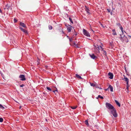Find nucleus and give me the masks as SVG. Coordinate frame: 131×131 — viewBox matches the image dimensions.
Returning <instances> with one entry per match:
<instances>
[{
  "instance_id": "obj_1",
  "label": "nucleus",
  "mask_w": 131,
  "mask_h": 131,
  "mask_svg": "<svg viewBox=\"0 0 131 131\" xmlns=\"http://www.w3.org/2000/svg\"><path fill=\"white\" fill-rule=\"evenodd\" d=\"M106 107L110 110V113L112 114L115 117L117 116V114L115 109L111 104L109 103H107L105 104Z\"/></svg>"
},
{
  "instance_id": "obj_2",
  "label": "nucleus",
  "mask_w": 131,
  "mask_h": 131,
  "mask_svg": "<svg viewBox=\"0 0 131 131\" xmlns=\"http://www.w3.org/2000/svg\"><path fill=\"white\" fill-rule=\"evenodd\" d=\"M120 37L119 39L123 42H128V40L127 38L124 35H123V34H120Z\"/></svg>"
},
{
  "instance_id": "obj_3",
  "label": "nucleus",
  "mask_w": 131,
  "mask_h": 131,
  "mask_svg": "<svg viewBox=\"0 0 131 131\" xmlns=\"http://www.w3.org/2000/svg\"><path fill=\"white\" fill-rule=\"evenodd\" d=\"M83 33L84 35L87 37H90V36L89 32L84 29H83Z\"/></svg>"
},
{
  "instance_id": "obj_4",
  "label": "nucleus",
  "mask_w": 131,
  "mask_h": 131,
  "mask_svg": "<svg viewBox=\"0 0 131 131\" xmlns=\"http://www.w3.org/2000/svg\"><path fill=\"white\" fill-rule=\"evenodd\" d=\"M74 28L73 27L70 25H68V27H67V29L68 32H70L72 28Z\"/></svg>"
},
{
  "instance_id": "obj_5",
  "label": "nucleus",
  "mask_w": 131,
  "mask_h": 131,
  "mask_svg": "<svg viewBox=\"0 0 131 131\" xmlns=\"http://www.w3.org/2000/svg\"><path fill=\"white\" fill-rule=\"evenodd\" d=\"M19 77L20 78V80L21 81H25L26 79L24 75L23 74H20Z\"/></svg>"
},
{
  "instance_id": "obj_6",
  "label": "nucleus",
  "mask_w": 131,
  "mask_h": 131,
  "mask_svg": "<svg viewBox=\"0 0 131 131\" xmlns=\"http://www.w3.org/2000/svg\"><path fill=\"white\" fill-rule=\"evenodd\" d=\"M108 75L109 76V77H108V78L110 79H112L113 78V75L112 73L110 72L108 73Z\"/></svg>"
},
{
  "instance_id": "obj_7",
  "label": "nucleus",
  "mask_w": 131,
  "mask_h": 131,
  "mask_svg": "<svg viewBox=\"0 0 131 131\" xmlns=\"http://www.w3.org/2000/svg\"><path fill=\"white\" fill-rule=\"evenodd\" d=\"M89 55L90 57L93 59H95L97 58V57L95 56L94 54H90Z\"/></svg>"
},
{
  "instance_id": "obj_8",
  "label": "nucleus",
  "mask_w": 131,
  "mask_h": 131,
  "mask_svg": "<svg viewBox=\"0 0 131 131\" xmlns=\"http://www.w3.org/2000/svg\"><path fill=\"white\" fill-rule=\"evenodd\" d=\"M19 29L23 32L25 33L26 34H28V31L27 30L23 29L21 27H20Z\"/></svg>"
},
{
  "instance_id": "obj_9",
  "label": "nucleus",
  "mask_w": 131,
  "mask_h": 131,
  "mask_svg": "<svg viewBox=\"0 0 131 131\" xmlns=\"http://www.w3.org/2000/svg\"><path fill=\"white\" fill-rule=\"evenodd\" d=\"M10 8V6L7 4L6 5L4 9H7L8 10Z\"/></svg>"
},
{
  "instance_id": "obj_10",
  "label": "nucleus",
  "mask_w": 131,
  "mask_h": 131,
  "mask_svg": "<svg viewBox=\"0 0 131 131\" xmlns=\"http://www.w3.org/2000/svg\"><path fill=\"white\" fill-rule=\"evenodd\" d=\"M20 25L21 26L24 28H26L27 27L26 25L24 24V23L21 22H20Z\"/></svg>"
},
{
  "instance_id": "obj_11",
  "label": "nucleus",
  "mask_w": 131,
  "mask_h": 131,
  "mask_svg": "<svg viewBox=\"0 0 131 131\" xmlns=\"http://www.w3.org/2000/svg\"><path fill=\"white\" fill-rule=\"evenodd\" d=\"M124 79L125 81L126 82L127 85H128V83L129 82L128 79L127 77H125V76H124Z\"/></svg>"
},
{
  "instance_id": "obj_12",
  "label": "nucleus",
  "mask_w": 131,
  "mask_h": 131,
  "mask_svg": "<svg viewBox=\"0 0 131 131\" xmlns=\"http://www.w3.org/2000/svg\"><path fill=\"white\" fill-rule=\"evenodd\" d=\"M85 10L86 11L87 13L89 14H90V13L89 12V10L88 8L86 6H85Z\"/></svg>"
},
{
  "instance_id": "obj_13",
  "label": "nucleus",
  "mask_w": 131,
  "mask_h": 131,
  "mask_svg": "<svg viewBox=\"0 0 131 131\" xmlns=\"http://www.w3.org/2000/svg\"><path fill=\"white\" fill-rule=\"evenodd\" d=\"M108 88L110 89V91L111 92L113 91V87L110 85L108 87Z\"/></svg>"
},
{
  "instance_id": "obj_14",
  "label": "nucleus",
  "mask_w": 131,
  "mask_h": 131,
  "mask_svg": "<svg viewBox=\"0 0 131 131\" xmlns=\"http://www.w3.org/2000/svg\"><path fill=\"white\" fill-rule=\"evenodd\" d=\"M115 102L117 105H118L119 107L121 105L120 103L118 102L116 100H115Z\"/></svg>"
},
{
  "instance_id": "obj_15",
  "label": "nucleus",
  "mask_w": 131,
  "mask_h": 131,
  "mask_svg": "<svg viewBox=\"0 0 131 131\" xmlns=\"http://www.w3.org/2000/svg\"><path fill=\"white\" fill-rule=\"evenodd\" d=\"M112 32H113V35H117L115 31V29H113L112 30Z\"/></svg>"
},
{
  "instance_id": "obj_16",
  "label": "nucleus",
  "mask_w": 131,
  "mask_h": 131,
  "mask_svg": "<svg viewBox=\"0 0 131 131\" xmlns=\"http://www.w3.org/2000/svg\"><path fill=\"white\" fill-rule=\"evenodd\" d=\"M75 75L76 77L78 78L79 79H82V78L81 77V76L79 75L78 74H76Z\"/></svg>"
},
{
  "instance_id": "obj_17",
  "label": "nucleus",
  "mask_w": 131,
  "mask_h": 131,
  "mask_svg": "<svg viewBox=\"0 0 131 131\" xmlns=\"http://www.w3.org/2000/svg\"><path fill=\"white\" fill-rule=\"evenodd\" d=\"M109 45L110 46L112 47L113 46H114V44L113 41H111V42H110Z\"/></svg>"
},
{
  "instance_id": "obj_18",
  "label": "nucleus",
  "mask_w": 131,
  "mask_h": 131,
  "mask_svg": "<svg viewBox=\"0 0 131 131\" xmlns=\"http://www.w3.org/2000/svg\"><path fill=\"white\" fill-rule=\"evenodd\" d=\"M79 44H78V43H77V44H76L74 46V47L77 48H80V47L79 46Z\"/></svg>"
},
{
  "instance_id": "obj_19",
  "label": "nucleus",
  "mask_w": 131,
  "mask_h": 131,
  "mask_svg": "<svg viewBox=\"0 0 131 131\" xmlns=\"http://www.w3.org/2000/svg\"><path fill=\"white\" fill-rule=\"evenodd\" d=\"M120 29L121 30V31L122 32V34H123V28L122 26H121L120 27H119Z\"/></svg>"
},
{
  "instance_id": "obj_20",
  "label": "nucleus",
  "mask_w": 131,
  "mask_h": 131,
  "mask_svg": "<svg viewBox=\"0 0 131 131\" xmlns=\"http://www.w3.org/2000/svg\"><path fill=\"white\" fill-rule=\"evenodd\" d=\"M102 50L103 51V54L105 56H107V53L106 51L104 50Z\"/></svg>"
},
{
  "instance_id": "obj_21",
  "label": "nucleus",
  "mask_w": 131,
  "mask_h": 131,
  "mask_svg": "<svg viewBox=\"0 0 131 131\" xmlns=\"http://www.w3.org/2000/svg\"><path fill=\"white\" fill-rule=\"evenodd\" d=\"M46 89H47L50 91H52V90L49 87H46Z\"/></svg>"
},
{
  "instance_id": "obj_22",
  "label": "nucleus",
  "mask_w": 131,
  "mask_h": 131,
  "mask_svg": "<svg viewBox=\"0 0 131 131\" xmlns=\"http://www.w3.org/2000/svg\"><path fill=\"white\" fill-rule=\"evenodd\" d=\"M74 32H73L74 33V35H73V36H74V35H75V36H77V32L75 31V30L74 29Z\"/></svg>"
},
{
  "instance_id": "obj_23",
  "label": "nucleus",
  "mask_w": 131,
  "mask_h": 131,
  "mask_svg": "<svg viewBox=\"0 0 131 131\" xmlns=\"http://www.w3.org/2000/svg\"><path fill=\"white\" fill-rule=\"evenodd\" d=\"M85 124L88 125H89V123L88 122V121L87 120H86L85 121Z\"/></svg>"
},
{
  "instance_id": "obj_24",
  "label": "nucleus",
  "mask_w": 131,
  "mask_h": 131,
  "mask_svg": "<svg viewBox=\"0 0 131 131\" xmlns=\"http://www.w3.org/2000/svg\"><path fill=\"white\" fill-rule=\"evenodd\" d=\"M48 28H49V29H50V30H51L52 29V26H51V25H49V26H48Z\"/></svg>"
},
{
  "instance_id": "obj_25",
  "label": "nucleus",
  "mask_w": 131,
  "mask_h": 131,
  "mask_svg": "<svg viewBox=\"0 0 131 131\" xmlns=\"http://www.w3.org/2000/svg\"><path fill=\"white\" fill-rule=\"evenodd\" d=\"M90 84L91 86H95V83H90Z\"/></svg>"
},
{
  "instance_id": "obj_26",
  "label": "nucleus",
  "mask_w": 131,
  "mask_h": 131,
  "mask_svg": "<svg viewBox=\"0 0 131 131\" xmlns=\"http://www.w3.org/2000/svg\"><path fill=\"white\" fill-rule=\"evenodd\" d=\"M97 48L99 50H100L101 49H102V50H103L102 47L101 46H98Z\"/></svg>"
},
{
  "instance_id": "obj_27",
  "label": "nucleus",
  "mask_w": 131,
  "mask_h": 131,
  "mask_svg": "<svg viewBox=\"0 0 131 131\" xmlns=\"http://www.w3.org/2000/svg\"><path fill=\"white\" fill-rule=\"evenodd\" d=\"M98 97L101 99H103V97L100 95H98Z\"/></svg>"
},
{
  "instance_id": "obj_28",
  "label": "nucleus",
  "mask_w": 131,
  "mask_h": 131,
  "mask_svg": "<svg viewBox=\"0 0 131 131\" xmlns=\"http://www.w3.org/2000/svg\"><path fill=\"white\" fill-rule=\"evenodd\" d=\"M0 108L2 109V110H4V109H5V108L2 105H1V106Z\"/></svg>"
},
{
  "instance_id": "obj_29",
  "label": "nucleus",
  "mask_w": 131,
  "mask_h": 131,
  "mask_svg": "<svg viewBox=\"0 0 131 131\" xmlns=\"http://www.w3.org/2000/svg\"><path fill=\"white\" fill-rule=\"evenodd\" d=\"M69 19L70 21L71 22V23H72V24H73V21H72V19L70 18V17H69Z\"/></svg>"
},
{
  "instance_id": "obj_30",
  "label": "nucleus",
  "mask_w": 131,
  "mask_h": 131,
  "mask_svg": "<svg viewBox=\"0 0 131 131\" xmlns=\"http://www.w3.org/2000/svg\"><path fill=\"white\" fill-rule=\"evenodd\" d=\"M116 25L120 27L121 26V25L119 23H116Z\"/></svg>"
},
{
  "instance_id": "obj_31",
  "label": "nucleus",
  "mask_w": 131,
  "mask_h": 131,
  "mask_svg": "<svg viewBox=\"0 0 131 131\" xmlns=\"http://www.w3.org/2000/svg\"><path fill=\"white\" fill-rule=\"evenodd\" d=\"M43 96H45V97H46L47 95V94L45 93V92H43Z\"/></svg>"
},
{
  "instance_id": "obj_32",
  "label": "nucleus",
  "mask_w": 131,
  "mask_h": 131,
  "mask_svg": "<svg viewBox=\"0 0 131 131\" xmlns=\"http://www.w3.org/2000/svg\"><path fill=\"white\" fill-rule=\"evenodd\" d=\"M77 106H74L73 107H72L71 108L73 109H75L77 108Z\"/></svg>"
},
{
  "instance_id": "obj_33",
  "label": "nucleus",
  "mask_w": 131,
  "mask_h": 131,
  "mask_svg": "<svg viewBox=\"0 0 131 131\" xmlns=\"http://www.w3.org/2000/svg\"><path fill=\"white\" fill-rule=\"evenodd\" d=\"M3 121V119L2 118H0V122H2Z\"/></svg>"
},
{
  "instance_id": "obj_34",
  "label": "nucleus",
  "mask_w": 131,
  "mask_h": 131,
  "mask_svg": "<svg viewBox=\"0 0 131 131\" xmlns=\"http://www.w3.org/2000/svg\"><path fill=\"white\" fill-rule=\"evenodd\" d=\"M17 21V20L15 18L14 19V23H16Z\"/></svg>"
},
{
  "instance_id": "obj_35",
  "label": "nucleus",
  "mask_w": 131,
  "mask_h": 131,
  "mask_svg": "<svg viewBox=\"0 0 131 131\" xmlns=\"http://www.w3.org/2000/svg\"><path fill=\"white\" fill-rule=\"evenodd\" d=\"M94 127H95L97 129H98L99 128V127L97 125H95Z\"/></svg>"
},
{
  "instance_id": "obj_36",
  "label": "nucleus",
  "mask_w": 131,
  "mask_h": 131,
  "mask_svg": "<svg viewBox=\"0 0 131 131\" xmlns=\"http://www.w3.org/2000/svg\"><path fill=\"white\" fill-rule=\"evenodd\" d=\"M69 39L70 42H71L72 41V40L71 38H69Z\"/></svg>"
},
{
  "instance_id": "obj_37",
  "label": "nucleus",
  "mask_w": 131,
  "mask_h": 131,
  "mask_svg": "<svg viewBox=\"0 0 131 131\" xmlns=\"http://www.w3.org/2000/svg\"><path fill=\"white\" fill-rule=\"evenodd\" d=\"M68 25H69V24H67L66 23L65 24V26L67 28V27H68Z\"/></svg>"
},
{
  "instance_id": "obj_38",
  "label": "nucleus",
  "mask_w": 131,
  "mask_h": 131,
  "mask_svg": "<svg viewBox=\"0 0 131 131\" xmlns=\"http://www.w3.org/2000/svg\"><path fill=\"white\" fill-rule=\"evenodd\" d=\"M107 10L108 11V13H110V9H107Z\"/></svg>"
},
{
  "instance_id": "obj_39",
  "label": "nucleus",
  "mask_w": 131,
  "mask_h": 131,
  "mask_svg": "<svg viewBox=\"0 0 131 131\" xmlns=\"http://www.w3.org/2000/svg\"><path fill=\"white\" fill-rule=\"evenodd\" d=\"M24 86V85L23 84H22L21 85H20V86L21 87H23Z\"/></svg>"
},
{
  "instance_id": "obj_40",
  "label": "nucleus",
  "mask_w": 131,
  "mask_h": 131,
  "mask_svg": "<svg viewBox=\"0 0 131 131\" xmlns=\"http://www.w3.org/2000/svg\"><path fill=\"white\" fill-rule=\"evenodd\" d=\"M0 73L1 74V75L2 76V77L3 78V76H4V75H3V74L1 72V73Z\"/></svg>"
},
{
  "instance_id": "obj_41",
  "label": "nucleus",
  "mask_w": 131,
  "mask_h": 131,
  "mask_svg": "<svg viewBox=\"0 0 131 131\" xmlns=\"http://www.w3.org/2000/svg\"><path fill=\"white\" fill-rule=\"evenodd\" d=\"M76 43H77V42L75 43V41H73V44L74 46L76 44Z\"/></svg>"
},
{
  "instance_id": "obj_42",
  "label": "nucleus",
  "mask_w": 131,
  "mask_h": 131,
  "mask_svg": "<svg viewBox=\"0 0 131 131\" xmlns=\"http://www.w3.org/2000/svg\"><path fill=\"white\" fill-rule=\"evenodd\" d=\"M128 85H127V86L126 87V89H127L128 90Z\"/></svg>"
},
{
  "instance_id": "obj_43",
  "label": "nucleus",
  "mask_w": 131,
  "mask_h": 131,
  "mask_svg": "<svg viewBox=\"0 0 131 131\" xmlns=\"http://www.w3.org/2000/svg\"><path fill=\"white\" fill-rule=\"evenodd\" d=\"M108 89H109V88H108L107 89H105V91H107V90H108Z\"/></svg>"
},
{
  "instance_id": "obj_44",
  "label": "nucleus",
  "mask_w": 131,
  "mask_h": 131,
  "mask_svg": "<svg viewBox=\"0 0 131 131\" xmlns=\"http://www.w3.org/2000/svg\"><path fill=\"white\" fill-rule=\"evenodd\" d=\"M110 14H111V15H112V11L110 12Z\"/></svg>"
},
{
  "instance_id": "obj_45",
  "label": "nucleus",
  "mask_w": 131,
  "mask_h": 131,
  "mask_svg": "<svg viewBox=\"0 0 131 131\" xmlns=\"http://www.w3.org/2000/svg\"><path fill=\"white\" fill-rule=\"evenodd\" d=\"M116 85L117 86H119V84L118 83H116Z\"/></svg>"
},
{
  "instance_id": "obj_46",
  "label": "nucleus",
  "mask_w": 131,
  "mask_h": 131,
  "mask_svg": "<svg viewBox=\"0 0 131 131\" xmlns=\"http://www.w3.org/2000/svg\"><path fill=\"white\" fill-rule=\"evenodd\" d=\"M62 34H64V31H63V30H62Z\"/></svg>"
},
{
  "instance_id": "obj_47",
  "label": "nucleus",
  "mask_w": 131,
  "mask_h": 131,
  "mask_svg": "<svg viewBox=\"0 0 131 131\" xmlns=\"http://www.w3.org/2000/svg\"><path fill=\"white\" fill-rule=\"evenodd\" d=\"M54 93H55V94H56L55 92H56L55 91V90L53 91H52Z\"/></svg>"
},
{
  "instance_id": "obj_48",
  "label": "nucleus",
  "mask_w": 131,
  "mask_h": 131,
  "mask_svg": "<svg viewBox=\"0 0 131 131\" xmlns=\"http://www.w3.org/2000/svg\"><path fill=\"white\" fill-rule=\"evenodd\" d=\"M128 37L129 38H131V36H129Z\"/></svg>"
},
{
  "instance_id": "obj_49",
  "label": "nucleus",
  "mask_w": 131,
  "mask_h": 131,
  "mask_svg": "<svg viewBox=\"0 0 131 131\" xmlns=\"http://www.w3.org/2000/svg\"><path fill=\"white\" fill-rule=\"evenodd\" d=\"M55 91L56 92H58V90L57 89H56V90H55Z\"/></svg>"
},
{
  "instance_id": "obj_50",
  "label": "nucleus",
  "mask_w": 131,
  "mask_h": 131,
  "mask_svg": "<svg viewBox=\"0 0 131 131\" xmlns=\"http://www.w3.org/2000/svg\"><path fill=\"white\" fill-rule=\"evenodd\" d=\"M67 36V38H68L69 39V38H70L69 37V36Z\"/></svg>"
},
{
  "instance_id": "obj_51",
  "label": "nucleus",
  "mask_w": 131,
  "mask_h": 131,
  "mask_svg": "<svg viewBox=\"0 0 131 131\" xmlns=\"http://www.w3.org/2000/svg\"><path fill=\"white\" fill-rule=\"evenodd\" d=\"M99 98L98 97V96L97 97H96V98L97 99H98V98Z\"/></svg>"
},
{
  "instance_id": "obj_52",
  "label": "nucleus",
  "mask_w": 131,
  "mask_h": 131,
  "mask_svg": "<svg viewBox=\"0 0 131 131\" xmlns=\"http://www.w3.org/2000/svg\"><path fill=\"white\" fill-rule=\"evenodd\" d=\"M21 108V106H20V107H19V108L20 109Z\"/></svg>"
},
{
  "instance_id": "obj_53",
  "label": "nucleus",
  "mask_w": 131,
  "mask_h": 131,
  "mask_svg": "<svg viewBox=\"0 0 131 131\" xmlns=\"http://www.w3.org/2000/svg\"><path fill=\"white\" fill-rule=\"evenodd\" d=\"M67 16L68 17H69V15H68V14H67Z\"/></svg>"
},
{
  "instance_id": "obj_54",
  "label": "nucleus",
  "mask_w": 131,
  "mask_h": 131,
  "mask_svg": "<svg viewBox=\"0 0 131 131\" xmlns=\"http://www.w3.org/2000/svg\"><path fill=\"white\" fill-rule=\"evenodd\" d=\"M96 88H100L99 87H96Z\"/></svg>"
},
{
  "instance_id": "obj_55",
  "label": "nucleus",
  "mask_w": 131,
  "mask_h": 131,
  "mask_svg": "<svg viewBox=\"0 0 131 131\" xmlns=\"http://www.w3.org/2000/svg\"><path fill=\"white\" fill-rule=\"evenodd\" d=\"M60 28L61 29H62V28H61V27H60Z\"/></svg>"
},
{
  "instance_id": "obj_56",
  "label": "nucleus",
  "mask_w": 131,
  "mask_h": 131,
  "mask_svg": "<svg viewBox=\"0 0 131 131\" xmlns=\"http://www.w3.org/2000/svg\"><path fill=\"white\" fill-rule=\"evenodd\" d=\"M46 121H47V119H46Z\"/></svg>"
},
{
  "instance_id": "obj_57",
  "label": "nucleus",
  "mask_w": 131,
  "mask_h": 131,
  "mask_svg": "<svg viewBox=\"0 0 131 131\" xmlns=\"http://www.w3.org/2000/svg\"><path fill=\"white\" fill-rule=\"evenodd\" d=\"M10 9L11 10L12 9V8H10Z\"/></svg>"
},
{
  "instance_id": "obj_58",
  "label": "nucleus",
  "mask_w": 131,
  "mask_h": 131,
  "mask_svg": "<svg viewBox=\"0 0 131 131\" xmlns=\"http://www.w3.org/2000/svg\"><path fill=\"white\" fill-rule=\"evenodd\" d=\"M1 71H0V73H1Z\"/></svg>"
},
{
  "instance_id": "obj_59",
  "label": "nucleus",
  "mask_w": 131,
  "mask_h": 131,
  "mask_svg": "<svg viewBox=\"0 0 131 131\" xmlns=\"http://www.w3.org/2000/svg\"><path fill=\"white\" fill-rule=\"evenodd\" d=\"M92 30V31H93V32H94V31H93V30Z\"/></svg>"
},
{
  "instance_id": "obj_60",
  "label": "nucleus",
  "mask_w": 131,
  "mask_h": 131,
  "mask_svg": "<svg viewBox=\"0 0 131 131\" xmlns=\"http://www.w3.org/2000/svg\"><path fill=\"white\" fill-rule=\"evenodd\" d=\"M124 32H125V33H126V32H125V31H124Z\"/></svg>"
},
{
  "instance_id": "obj_61",
  "label": "nucleus",
  "mask_w": 131,
  "mask_h": 131,
  "mask_svg": "<svg viewBox=\"0 0 131 131\" xmlns=\"http://www.w3.org/2000/svg\"><path fill=\"white\" fill-rule=\"evenodd\" d=\"M126 68H125V70H126Z\"/></svg>"
}]
</instances>
